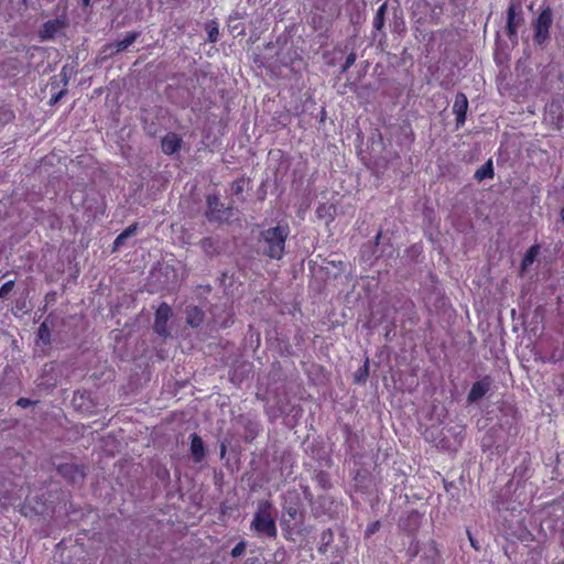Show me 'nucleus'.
<instances>
[{
  "instance_id": "nucleus-33",
  "label": "nucleus",
  "mask_w": 564,
  "mask_h": 564,
  "mask_svg": "<svg viewBox=\"0 0 564 564\" xmlns=\"http://www.w3.org/2000/svg\"><path fill=\"white\" fill-rule=\"evenodd\" d=\"M429 546H430L431 551L434 553V555L437 556L438 555V549H437L436 542L434 540H431L429 542Z\"/></svg>"
},
{
  "instance_id": "nucleus-23",
  "label": "nucleus",
  "mask_w": 564,
  "mask_h": 564,
  "mask_svg": "<svg viewBox=\"0 0 564 564\" xmlns=\"http://www.w3.org/2000/svg\"><path fill=\"white\" fill-rule=\"evenodd\" d=\"M245 183H246L245 177H240V178L234 181L232 184H231V193H232V195H235V196L241 195L243 193V189H245Z\"/></svg>"
},
{
  "instance_id": "nucleus-28",
  "label": "nucleus",
  "mask_w": 564,
  "mask_h": 564,
  "mask_svg": "<svg viewBox=\"0 0 564 564\" xmlns=\"http://www.w3.org/2000/svg\"><path fill=\"white\" fill-rule=\"evenodd\" d=\"M126 240H127L126 236L122 232L119 234L113 241L112 250L115 251V250L119 249L121 246L124 245Z\"/></svg>"
},
{
  "instance_id": "nucleus-31",
  "label": "nucleus",
  "mask_w": 564,
  "mask_h": 564,
  "mask_svg": "<svg viewBox=\"0 0 564 564\" xmlns=\"http://www.w3.org/2000/svg\"><path fill=\"white\" fill-rule=\"evenodd\" d=\"M34 402L31 399H28V398H20L17 401V405L21 406V408H28V406H30Z\"/></svg>"
},
{
  "instance_id": "nucleus-38",
  "label": "nucleus",
  "mask_w": 564,
  "mask_h": 564,
  "mask_svg": "<svg viewBox=\"0 0 564 564\" xmlns=\"http://www.w3.org/2000/svg\"><path fill=\"white\" fill-rule=\"evenodd\" d=\"M350 67H351L350 65H348L346 62H344V64L340 67V74H345L346 72H348V69Z\"/></svg>"
},
{
  "instance_id": "nucleus-2",
  "label": "nucleus",
  "mask_w": 564,
  "mask_h": 564,
  "mask_svg": "<svg viewBox=\"0 0 564 564\" xmlns=\"http://www.w3.org/2000/svg\"><path fill=\"white\" fill-rule=\"evenodd\" d=\"M274 506L269 499H262L257 502V508L250 523V530L259 539L275 540L278 538V527L274 518Z\"/></svg>"
},
{
  "instance_id": "nucleus-41",
  "label": "nucleus",
  "mask_w": 564,
  "mask_h": 564,
  "mask_svg": "<svg viewBox=\"0 0 564 564\" xmlns=\"http://www.w3.org/2000/svg\"><path fill=\"white\" fill-rule=\"evenodd\" d=\"M326 65L332 67L336 65V62L333 58L326 59Z\"/></svg>"
},
{
  "instance_id": "nucleus-22",
  "label": "nucleus",
  "mask_w": 564,
  "mask_h": 564,
  "mask_svg": "<svg viewBox=\"0 0 564 564\" xmlns=\"http://www.w3.org/2000/svg\"><path fill=\"white\" fill-rule=\"evenodd\" d=\"M422 516L417 510H411L406 516L408 525H412V531H416L421 523Z\"/></svg>"
},
{
  "instance_id": "nucleus-3",
  "label": "nucleus",
  "mask_w": 564,
  "mask_h": 564,
  "mask_svg": "<svg viewBox=\"0 0 564 564\" xmlns=\"http://www.w3.org/2000/svg\"><path fill=\"white\" fill-rule=\"evenodd\" d=\"M553 24V12L550 7L541 10L533 23V41L535 44L543 46L550 39V29Z\"/></svg>"
},
{
  "instance_id": "nucleus-24",
  "label": "nucleus",
  "mask_w": 564,
  "mask_h": 564,
  "mask_svg": "<svg viewBox=\"0 0 564 564\" xmlns=\"http://www.w3.org/2000/svg\"><path fill=\"white\" fill-rule=\"evenodd\" d=\"M247 547V543L245 541L238 542L231 550L230 554L234 558L241 556Z\"/></svg>"
},
{
  "instance_id": "nucleus-9",
  "label": "nucleus",
  "mask_w": 564,
  "mask_h": 564,
  "mask_svg": "<svg viewBox=\"0 0 564 564\" xmlns=\"http://www.w3.org/2000/svg\"><path fill=\"white\" fill-rule=\"evenodd\" d=\"M300 520L302 522V513L297 505H288L283 508V517L281 518V527L284 536L288 539L293 533V522Z\"/></svg>"
},
{
  "instance_id": "nucleus-19",
  "label": "nucleus",
  "mask_w": 564,
  "mask_h": 564,
  "mask_svg": "<svg viewBox=\"0 0 564 564\" xmlns=\"http://www.w3.org/2000/svg\"><path fill=\"white\" fill-rule=\"evenodd\" d=\"M387 9H388V6L387 3H382L377 12H376V15L373 18V28L377 30V31H381L384 26V23H386V13H387Z\"/></svg>"
},
{
  "instance_id": "nucleus-1",
  "label": "nucleus",
  "mask_w": 564,
  "mask_h": 564,
  "mask_svg": "<svg viewBox=\"0 0 564 564\" xmlns=\"http://www.w3.org/2000/svg\"><path fill=\"white\" fill-rule=\"evenodd\" d=\"M290 235L288 224H278L274 227L263 229L259 234V245L262 254L273 260H281L285 253V243Z\"/></svg>"
},
{
  "instance_id": "nucleus-34",
  "label": "nucleus",
  "mask_w": 564,
  "mask_h": 564,
  "mask_svg": "<svg viewBox=\"0 0 564 564\" xmlns=\"http://www.w3.org/2000/svg\"><path fill=\"white\" fill-rule=\"evenodd\" d=\"M562 358H563V356H562V355L556 356V354H555V352H552V355L549 357V359H547V360H549L550 362H557V361H560Z\"/></svg>"
},
{
  "instance_id": "nucleus-7",
  "label": "nucleus",
  "mask_w": 564,
  "mask_h": 564,
  "mask_svg": "<svg viewBox=\"0 0 564 564\" xmlns=\"http://www.w3.org/2000/svg\"><path fill=\"white\" fill-rule=\"evenodd\" d=\"M140 34L141 33L138 31L128 32L121 41L105 44L101 47V53L105 54V57L115 56L132 45L139 39Z\"/></svg>"
},
{
  "instance_id": "nucleus-37",
  "label": "nucleus",
  "mask_w": 564,
  "mask_h": 564,
  "mask_svg": "<svg viewBox=\"0 0 564 564\" xmlns=\"http://www.w3.org/2000/svg\"><path fill=\"white\" fill-rule=\"evenodd\" d=\"M212 242H213L212 238H204V239H202L200 245H202V247L205 248L206 246H210Z\"/></svg>"
},
{
  "instance_id": "nucleus-25",
  "label": "nucleus",
  "mask_w": 564,
  "mask_h": 564,
  "mask_svg": "<svg viewBox=\"0 0 564 564\" xmlns=\"http://www.w3.org/2000/svg\"><path fill=\"white\" fill-rule=\"evenodd\" d=\"M381 527V523L380 521H373V522H370L367 528H366V531H365V536L366 538H370L371 535H373L376 532L379 531Z\"/></svg>"
},
{
  "instance_id": "nucleus-5",
  "label": "nucleus",
  "mask_w": 564,
  "mask_h": 564,
  "mask_svg": "<svg viewBox=\"0 0 564 564\" xmlns=\"http://www.w3.org/2000/svg\"><path fill=\"white\" fill-rule=\"evenodd\" d=\"M523 22L521 3L511 0L507 10V35L512 41L518 36V29Z\"/></svg>"
},
{
  "instance_id": "nucleus-13",
  "label": "nucleus",
  "mask_w": 564,
  "mask_h": 564,
  "mask_svg": "<svg viewBox=\"0 0 564 564\" xmlns=\"http://www.w3.org/2000/svg\"><path fill=\"white\" fill-rule=\"evenodd\" d=\"M182 144V138L175 132H169L161 139V149L166 155H172L180 151Z\"/></svg>"
},
{
  "instance_id": "nucleus-27",
  "label": "nucleus",
  "mask_w": 564,
  "mask_h": 564,
  "mask_svg": "<svg viewBox=\"0 0 564 564\" xmlns=\"http://www.w3.org/2000/svg\"><path fill=\"white\" fill-rule=\"evenodd\" d=\"M419 552H420L419 541L414 540L410 544L406 553H408L410 558H414V557L417 556Z\"/></svg>"
},
{
  "instance_id": "nucleus-46",
  "label": "nucleus",
  "mask_w": 564,
  "mask_h": 564,
  "mask_svg": "<svg viewBox=\"0 0 564 564\" xmlns=\"http://www.w3.org/2000/svg\"><path fill=\"white\" fill-rule=\"evenodd\" d=\"M63 82H64V85H65V86L68 84V78H67V76H66V75H64Z\"/></svg>"
},
{
  "instance_id": "nucleus-10",
  "label": "nucleus",
  "mask_w": 564,
  "mask_h": 564,
  "mask_svg": "<svg viewBox=\"0 0 564 564\" xmlns=\"http://www.w3.org/2000/svg\"><path fill=\"white\" fill-rule=\"evenodd\" d=\"M57 473L72 484L83 481L86 477L85 467L73 463L59 464L57 466Z\"/></svg>"
},
{
  "instance_id": "nucleus-8",
  "label": "nucleus",
  "mask_w": 564,
  "mask_h": 564,
  "mask_svg": "<svg viewBox=\"0 0 564 564\" xmlns=\"http://www.w3.org/2000/svg\"><path fill=\"white\" fill-rule=\"evenodd\" d=\"M68 24L66 15L57 17L43 23L39 30V37L41 41H50L55 37L57 33L64 30Z\"/></svg>"
},
{
  "instance_id": "nucleus-29",
  "label": "nucleus",
  "mask_w": 564,
  "mask_h": 564,
  "mask_svg": "<svg viewBox=\"0 0 564 564\" xmlns=\"http://www.w3.org/2000/svg\"><path fill=\"white\" fill-rule=\"evenodd\" d=\"M66 95V89H62L57 91L56 94L52 95L50 99L51 105L57 104L64 96Z\"/></svg>"
},
{
  "instance_id": "nucleus-43",
  "label": "nucleus",
  "mask_w": 564,
  "mask_h": 564,
  "mask_svg": "<svg viewBox=\"0 0 564 564\" xmlns=\"http://www.w3.org/2000/svg\"><path fill=\"white\" fill-rule=\"evenodd\" d=\"M84 7L90 6V0H82Z\"/></svg>"
},
{
  "instance_id": "nucleus-42",
  "label": "nucleus",
  "mask_w": 564,
  "mask_h": 564,
  "mask_svg": "<svg viewBox=\"0 0 564 564\" xmlns=\"http://www.w3.org/2000/svg\"><path fill=\"white\" fill-rule=\"evenodd\" d=\"M561 220L564 224V206L560 210Z\"/></svg>"
},
{
  "instance_id": "nucleus-32",
  "label": "nucleus",
  "mask_w": 564,
  "mask_h": 564,
  "mask_svg": "<svg viewBox=\"0 0 564 564\" xmlns=\"http://www.w3.org/2000/svg\"><path fill=\"white\" fill-rule=\"evenodd\" d=\"M356 59H357V54H356L355 52H350V53L347 55V57H346L345 62H346L348 65L352 66V65L355 64Z\"/></svg>"
},
{
  "instance_id": "nucleus-18",
  "label": "nucleus",
  "mask_w": 564,
  "mask_h": 564,
  "mask_svg": "<svg viewBox=\"0 0 564 564\" xmlns=\"http://www.w3.org/2000/svg\"><path fill=\"white\" fill-rule=\"evenodd\" d=\"M539 252H540L539 245H533L527 250V252L521 261L522 270H525L529 265H531L535 261Z\"/></svg>"
},
{
  "instance_id": "nucleus-40",
  "label": "nucleus",
  "mask_w": 564,
  "mask_h": 564,
  "mask_svg": "<svg viewBox=\"0 0 564 564\" xmlns=\"http://www.w3.org/2000/svg\"><path fill=\"white\" fill-rule=\"evenodd\" d=\"M226 451H227L226 445H225V444H221V446H220V455H221V457H224V456H225Z\"/></svg>"
},
{
  "instance_id": "nucleus-45",
  "label": "nucleus",
  "mask_w": 564,
  "mask_h": 564,
  "mask_svg": "<svg viewBox=\"0 0 564 564\" xmlns=\"http://www.w3.org/2000/svg\"><path fill=\"white\" fill-rule=\"evenodd\" d=\"M469 540H470L471 545H473L475 549H477V546H476V542H474V540H473V538H471L470 535H469Z\"/></svg>"
},
{
  "instance_id": "nucleus-17",
  "label": "nucleus",
  "mask_w": 564,
  "mask_h": 564,
  "mask_svg": "<svg viewBox=\"0 0 564 564\" xmlns=\"http://www.w3.org/2000/svg\"><path fill=\"white\" fill-rule=\"evenodd\" d=\"M15 118L10 105L0 101V130L8 123L12 122Z\"/></svg>"
},
{
  "instance_id": "nucleus-26",
  "label": "nucleus",
  "mask_w": 564,
  "mask_h": 564,
  "mask_svg": "<svg viewBox=\"0 0 564 564\" xmlns=\"http://www.w3.org/2000/svg\"><path fill=\"white\" fill-rule=\"evenodd\" d=\"M14 288V280L7 281L2 284L0 288V299H6L7 295L13 290Z\"/></svg>"
},
{
  "instance_id": "nucleus-4",
  "label": "nucleus",
  "mask_w": 564,
  "mask_h": 564,
  "mask_svg": "<svg viewBox=\"0 0 564 564\" xmlns=\"http://www.w3.org/2000/svg\"><path fill=\"white\" fill-rule=\"evenodd\" d=\"M206 204L205 216L210 223H224L231 215V208L225 207L217 195H208Z\"/></svg>"
},
{
  "instance_id": "nucleus-11",
  "label": "nucleus",
  "mask_w": 564,
  "mask_h": 564,
  "mask_svg": "<svg viewBox=\"0 0 564 564\" xmlns=\"http://www.w3.org/2000/svg\"><path fill=\"white\" fill-rule=\"evenodd\" d=\"M468 110V99L464 93H457L455 96L453 112L456 116V128H462L466 122Z\"/></svg>"
},
{
  "instance_id": "nucleus-39",
  "label": "nucleus",
  "mask_w": 564,
  "mask_h": 564,
  "mask_svg": "<svg viewBox=\"0 0 564 564\" xmlns=\"http://www.w3.org/2000/svg\"><path fill=\"white\" fill-rule=\"evenodd\" d=\"M350 67H351L350 65H348L346 62H344V64L340 67V74H345L346 72H348V69Z\"/></svg>"
},
{
  "instance_id": "nucleus-6",
  "label": "nucleus",
  "mask_w": 564,
  "mask_h": 564,
  "mask_svg": "<svg viewBox=\"0 0 564 564\" xmlns=\"http://www.w3.org/2000/svg\"><path fill=\"white\" fill-rule=\"evenodd\" d=\"M172 316V308L166 302H162L155 311L154 314V332L161 337H169L170 330L167 327V322Z\"/></svg>"
},
{
  "instance_id": "nucleus-36",
  "label": "nucleus",
  "mask_w": 564,
  "mask_h": 564,
  "mask_svg": "<svg viewBox=\"0 0 564 564\" xmlns=\"http://www.w3.org/2000/svg\"><path fill=\"white\" fill-rule=\"evenodd\" d=\"M249 433H250V434H249V435H247L246 440H247L248 442H251V441L256 437V435H257V431H254V430H251V429H250V430H249Z\"/></svg>"
},
{
  "instance_id": "nucleus-30",
  "label": "nucleus",
  "mask_w": 564,
  "mask_h": 564,
  "mask_svg": "<svg viewBox=\"0 0 564 564\" xmlns=\"http://www.w3.org/2000/svg\"><path fill=\"white\" fill-rule=\"evenodd\" d=\"M137 229H138V223H134L130 226H128L123 231L122 234L126 236V238L128 239L129 237H131L132 235H134L137 232Z\"/></svg>"
},
{
  "instance_id": "nucleus-20",
  "label": "nucleus",
  "mask_w": 564,
  "mask_h": 564,
  "mask_svg": "<svg viewBox=\"0 0 564 564\" xmlns=\"http://www.w3.org/2000/svg\"><path fill=\"white\" fill-rule=\"evenodd\" d=\"M205 30L208 35V41L210 43H216L219 40V24L216 20H209L205 24Z\"/></svg>"
},
{
  "instance_id": "nucleus-15",
  "label": "nucleus",
  "mask_w": 564,
  "mask_h": 564,
  "mask_svg": "<svg viewBox=\"0 0 564 564\" xmlns=\"http://www.w3.org/2000/svg\"><path fill=\"white\" fill-rule=\"evenodd\" d=\"M191 453L196 463H200L205 457V447L202 437L193 433L191 435Z\"/></svg>"
},
{
  "instance_id": "nucleus-12",
  "label": "nucleus",
  "mask_w": 564,
  "mask_h": 564,
  "mask_svg": "<svg viewBox=\"0 0 564 564\" xmlns=\"http://www.w3.org/2000/svg\"><path fill=\"white\" fill-rule=\"evenodd\" d=\"M491 382L492 381L489 376H485L480 380L474 382L468 392L467 401L469 403H474L481 399L490 390Z\"/></svg>"
},
{
  "instance_id": "nucleus-14",
  "label": "nucleus",
  "mask_w": 564,
  "mask_h": 564,
  "mask_svg": "<svg viewBox=\"0 0 564 564\" xmlns=\"http://www.w3.org/2000/svg\"><path fill=\"white\" fill-rule=\"evenodd\" d=\"M185 315L186 324L193 328L199 327L205 319L204 311L197 305H188L185 310Z\"/></svg>"
},
{
  "instance_id": "nucleus-47",
  "label": "nucleus",
  "mask_w": 564,
  "mask_h": 564,
  "mask_svg": "<svg viewBox=\"0 0 564 564\" xmlns=\"http://www.w3.org/2000/svg\"><path fill=\"white\" fill-rule=\"evenodd\" d=\"M562 544L564 545V531L562 533Z\"/></svg>"
},
{
  "instance_id": "nucleus-44",
  "label": "nucleus",
  "mask_w": 564,
  "mask_h": 564,
  "mask_svg": "<svg viewBox=\"0 0 564 564\" xmlns=\"http://www.w3.org/2000/svg\"><path fill=\"white\" fill-rule=\"evenodd\" d=\"M55 293H47L46 299L52 297L51 300H54Z\"/></svg>"
},
{
  "instance_id": "nucleus-35",
  "label": "nucleus",
  "mask_w": 564,
  "mask_h": 564,
  "mask_svg": "<svg viewBox=\"0 0 564 564\" xmlns=\"http://www.w3.org/2000/svg\"><path fill=\"white\" fill-rule=\"evenodd\" d=\"M367 376H368V365L366 362L364 366L362 372L360 371V376H357L356 379H357V381H360L361 377H367Z\"/></svg>"
},
{
  "instance_id": "nucleus-16",
  "label": "nucleus",
  "mask_w": 564,
  "mask_h": 564,
  "mask_svg": "<svg viewBox=\"0 0 564 564\" xmlns=\"http://www.w3.org/2000/svg\"><path fill=\"white\" fill-rule=\"evenodd\" d=\"M495 170L492 160L489 159L486 163H484L474 174L475 180L481 182L486 178H494Z\"/></svg>"
},
{
  "instance_id": "nucleus-48",
  "label": "nucleus",
  "mask_w": 564,
  "mask_h": 564,
  "mask_svg": "<svg viewBox=\"0 0 564 564\" xmlns=\"http://www.w3.org/2000/svg\"><path fill=\"white\" fill-rule=\"evenodd\" d=\"M560 564H564V562H561Z\"/></svg>"
},
{
  "instance_id": "nucleus-21",
  "label": "nucleus",
  "mask_w": 564,
  "mask_h": 564,
  "mask_svg": "<svg viewBox=\"0 0 564 564\" xmlns=\"http://www.w3.org/2000/svg\"><path fill=\"white\" fill-rule=\"evenodd\" d=\"M37 337L43 341L44 345L51 343V330L46 322H43L37 329Z\"/></svg>"
}]
</instances>
